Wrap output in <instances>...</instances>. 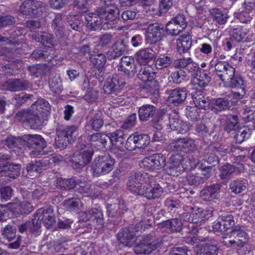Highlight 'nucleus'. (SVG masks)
<instances>
[{
	"label": "nucleus",
	"instance_id": "obj_31",
	"mask_svg": "<svg viewBox=\"0 0 255 255\" xmlns=\"http://www.w3.org/2000/svg\"><path fill=\"white\" fill-rule=\"evenodd\" d=\"M31 115L29 125L31 128L36 129L44 124L46 117L43 111H36L31 109Z\"/></svg>",
	"mask_w": 255,
	"mask_h": 255
},
{
	"label": "nucleus",
	"instance_id": "obj_49",
	"mask_svg": "<svg viewBox=\"0 0 255 255\" xmlns=\"http://www.w3.org/2000/svg\"><path fill=\"white\" fill-rule=\"evenodd\" d=\"M31 108L36 111H43L46 117L47 112L50 109V106L48 101L43 99H39L32 104Z\"/></svg>",
	"mask_w": 255,
	"mask_h": 255
},
{
	"label": "nucleus",
	"instance_id": "obj_53",
	"mask_svg": "<svg viewBox=\"0 0 255 255\" xmlns=\"http://www.w3.org/2000/svg\"><path fill=\"white\" fill-rule=\"evenodd\" d=\"M242 118L245 122H252L254 124L255 123V107L250 106L246 107L242 113Z\"/></svg>",
	"mask_w": 255,
	"mask_h": 255
},
{
	"label": "nucleus",
	"instance_id": "obj_64",
	"mask_svg": "<svg viewBox=\"0 0 255 255\" xmlns=\"http://www.w3.org/2000/svg\"><path fill=\"white\" fill-rule=\"evenodd\" d=\"M124 136L125 134L122 130H116L110 133V136H109V141H110L112 144H114L117 142L122 144L123 143Z\"/></svg>",
	"mask_w": 255,
	"mask_h": 255
},
{
	"label": "nucleus",
	"instance_id": "obj_14",
	"mask_svg": "<svg viewBox=\"0 0 255 255\" xmlns=\"http://www.w3.org/2000/svg\"><path fill=\"white\" fill-rule=\"evenodd\" d=\"M169 125L171 130L182 134L187 132L190 128V126L183 122L175 111H172L169 115Z\"/></svg>",
	"mask_w": 255,
	"mask_h": 255
},
{
	"label": "nucleus",
	"instance_id": "obj_48",
	"mask_svg": "<svg viewBox=\"0 0 255 255\" xmlns=\"http://www.w3.org/2000/svg\"><path fill=\"white\" fill-rule=\"evenodd\" d=\"M229 79L223 82L227 83L229 86L232 88L241 89L244 91L243 86V80L242 78L239 76L235 75V71H234L233 75L231 76Z\"/></svg>",
	"mask_w": 255,
	"mask_h": 255
},
{
	"label": "nucleus",
	"instance_id": "obj_27",
	"mask_svg": "<svg viewBox=\"0 0 255 255\" xmlns=\"http://www.w3.org/2000/svg\"><path fill=\"white\" fill-rule=\"evenodd\" d=\"M230 102L226 98H218L211 100L209 108L216 114L230 109Z\"/></svg>",
	"mask_w": 255,
	"mask_h": 255
},
{
	"label": "nucleus",
	"instance_id": "obj_62",
	"mask_svg": "<svg viewBox=\"0 0 255 255\" xmlns=\"http://www.w3.org/2000/svg\"><path fill=\"white\" fill-rule=\"evenodd\" d=\"M218 44V42L217 40L213 41L211 44L207 43H203L201 44L199 50L201 53L209 56H210L212 53L213 48H214V51L216 50Z\"/></svg>",
	"mask_w": 255,
	"mask_h": 255
},
{
	"label": "nucleus",
	"instance_id": "obj_9",
	"mask_svg": "<svg viewBox=\"0 0 255 255\" xmlns=\"http://www.w3.org/2000/svg\"><path fill=\"white\" fill-rule=\"evenodd\" d=\"M168 148L172 151H183L187 153L194 151L197 147L193 139L189 137H185L174 140L170 143Z\"/></svg>",
	"mask_w": 255,
	"mask_h": 255
},
{
	"label": "nucleus",
	"instance_id": "obj_7",
	"mask_svg": "<svg viewBox=\"0 0 255 255\" xmlns=\"http://www.w3.org/2000/svg\"><path fill=\"white\" fill-rule=\"evenodd\" d=\"M231 148L227 145H221L218 143H213L209 145L205 150L203 155V160L209 164L218 163L219 161V155L231 151Z\"/></svg>",
	"mask_w": 255,
	"mask_h": 255
},
{
	"label": "nucleus",
	"instance_id": "obj_3",
	"mask_svg": "<svg viewBox=\"0 0 255 255\" xmlns=\"http://www.w3.org/2000/svg\"><path fill=\"white\" fill-rule=\"evenodd\" d=\"M155 182V177L145 172H136L129 177L127 183L128 189L132 193L139 195L144 185H151Z\"/></svg>",
	"mask_w": 255,
	"mask_h": 255
},
{
	"label": "nucleus",
	"instance_id": "obj_19",
	"mask_svg": "<svg viewBox=\"0 0 255 255\" xmlns=\"http://www.w3.org/2000/svg\"><path fill=\"white\" fill-rule=\"evenodd\" d=\"M155 183V182L151 185H144L138 195L143 196L148 199L159 198L163 193V189L159 184Z\"/></svg>",
	"mask_w": 255,
	"mask_h": 255
},
{
	"label": "nucleus",
	"instance_id": "obj_40",
	"mask_svg": "<svg viewBox=\"0 0 255 255\" xmlns=\"http://www.w3.org/2000/svg\"><path fill=\"white\" fill-rule=\"evenodd\" d=\"M162 225L170 232L177 233L181 231L183 223L180 219L175 218L165 221Z\"/></svg>",
	"mask_w": 255,
	"mask_h": 255
},
{
	"label": "nucleus",
	"instance_id": "obj_24",
	"mask_svg": "<svg viewBox=\"0 0 255 255\" xmlns=\"http://www.w3.org/2000/svg\"><path fill=\"white\" fill-rule=\"evenodd\" d=\"M16 230L15 228L7 225L4 227L3 230L2 235L4 239H6L8 242H11L16 239L13 242L10 243L7 245L9 248L12 249H17L20 245L19 241V236L16 238Z\"/></svg>",
	"mask_w": 255,
	"mask_h": 255
},
{
	"label": "nucleus",
	"instance_id": "obj_23",
	"mask_svg": "<svg viewBox=\"0 0 255 255\" xmlns=\"http://www.w3.org/2000/svg\"><path fill=\"white\" fill-rule=\"evenodd\" d=\"M157 52L152 48H145L139 50L135 54V58L141 65H145L156 55Z\"/></svg>",
	"mask_w": 255,
	"mask_h": 255
},
{
	"label": "nucleus",
	"instance_id": "obj_18",
	"mask_svg": "<svg viewBox=\"0 0 255 255\" xmlns=\"http://www.w3.org/2000/svg\"><path fill=\"white\" fill-rule=\"evenodd\" d=\"M214 68L215 73L222 82L229 79L235 71V68L228 62L215 63Z\"/></svg>",
	"mask_w": 255,
	"mask_h": 255
},
{
	"label": "nucleus",
	"instance_id": "obj_11",
	"mask_svg": "<svg viewBox=\"0 0 255 255\" xmlns=\"http://www.w3.org/2000/svg\"><path fill=\"white\" fill-rule=\"evenodd\" d=\"M164 33V27L162 24L158 22L149 24L146 28V42L149 44L158 43L163 38Z\"/></svg>",
	"mask_w": 255,
	"mask_h": 255
},
{
	"label": "nucleus",
	"instance_id": "obj_45",
	"mask_svg": "<svg viewBox=\"0 0 255 255\" xmlns=\"http://www.w3.org/2000/svg\"><path fill=\"white\" fill-rule=\"evenodd\" d=\"M249 29L244 27L233 28L230 30L231 38L237 42L242 41L249 32Z\"/></svg>",
	"mask_w": 255,
	"mask_h": 255
},
{
	"label": "nucleus",
	"instance_id": "obj_60",
	"mask_svg": "<svg viewBox=\"0 0 255 255\" xmlns=\"http://www.w3.org/2000/svg\"><path fill=\"white\" fill-rule=\"evenodd\" d=\"M102 114L100 112H96L91 120L90 123L93 129L97 130L100 129L104 124Z\"/></svg>",
	"mask_w": 255,
	"mask_h": 255
},
{
	"label": "nucleus",
	"instance_id": "obj_47",
	"mask_svg": "<svg viewBox=\"0 0 255 255\" xmlns=\"http://www.w3.org/2000/svg\"><path fill=\"white\" fill-rule=\"evenodd\" d=\"M4 142L5 145L9 148H18L20 149L23 146V136L22 137L8 136Z\"/></svg>",
	"mask_w": 255,
	"mask_h": 255
},
{
	"label": "nucleus",
	"instance_id": "obj_21",
	"mask_svg": "<svg viewBox=\"0 0 255 255\" xmlns=\"http://www.w3.org/2000/svg\"><path fill=\"white\" fill-rule=\"evenodd\" d=\"M87 139L93 148L97 150H101L106 147L109 140V137L105 134L97 132L89 134Z\"/></svg>",
	"mask_w": 255,
	"mask_h": 255
},
{
	"label": "nucleus",
	"instance_id": "obj_33",
	"mask_svg": "<svg viewBox=\"0 0 255 255\" xmlns=\"http://www.w3.org/2000/svg\"><path fill=\"white\" fill-rule=\"evenodd\" d=\"M192 46V40L189 34H183L176 40V49L179 54L187 52Z\"/></svg>",
	"mask_w": 255,
	"mask_h": 255
},
{
	"label": "nucleus",
	"instance_id": "obj_2",
	"mask_svg": "<svg viewBox=\"0 0 255 255\" xmlns=\"http://www.w3.org/2000/svg\"><path fill=\"white\" fill-rule=\"evenodd\" d=\"M119 10L115 5H109L99 7L95 13H87L85 17L87 25L92 30H97L102 27L110 28L112 27L114 21L119 17Z\"/></svg>",
	"mask_w": 255,
	"mask_h": 255
},
{
	"label": "nucleus",
	"instance_id": "obj_30",
	"mask_svg": "<svg viewBox=\"0 0 255 255\" xmlns=\"http://www.w3.org/2000/svg\"><path fill=\"white\" fill-rule=\"evenodd\" d=\"M20 166L18 164H9L0 166V177H7L9 178H15L20 174Z\"/></svg>",
	"mask_w": 255,
	"mask_h": 255
},
{
	"label": "nucleus",
	"instance_id": "obj_32",
	"mask_svg": "<svg viewBox=\"0 0 255 255\" xmlns=\"http://www.w3.org/2000/svg\"><path fill=\"white\" fill-rule=\"evenodd\" d=\"M156 108L151 105L145 104L140 107L138 111V118L141 122H146L155 114Z\"/></svg>",
	"mask_w": 255,
	"mask_h": 255
},
{
	"label": "nucleus",
	"instance_id": "obj_51",
	"mask_svg": "<svg viewBox=\"0 0 255 255\" xmlns=\"http://www.w3.org/2000/svg\"><path fill=\"white\" fill-rule=\"evenodd\" d=\"M28 224L29 225V232L35 236L38 235L41 227L40 217H38L37 214L35 213L34 218L31 221L28 222Z\"/></svg>",
	"mask_w": 255,
	"mask_h": 255
},
{
	"label": "nucleus",
	"instance_id": "obj_8",
	"mask_svg": "<svg viewBox=\"0 0 255 255\" xmlns=\"http://www.w3.org/2000/svg\"><path fill=\"white\" fill-rule=\"evenodd\" d=\"M212 211L195 207L192 212H184L181 215L182 219L188 222L199 224L205 222L212 216Z\"/></svg>",
	"mask_w": 255,
	"mask_h": 255
},
{
	"label": "nucleus",
	"instance_id": "obj_54",
	"mask_svg": "<svg viewBox=\"0 0 255 255\" xmlns=\"http://www.w3.org/2000/svg\"><path fill=\"white\" fill-rule=\"evenodd\" d=\"M46 166V163L43 160H35L34 162L29 163L27 165L26 169L28 172L32 171L40 172L45 168Z\"/></svg>",
	"mask_w": 255,
	"mask_h": 255
},
{
	"label": "nucleus",
	"instance_id": "obj_36",
	"mask_svg": "<svg viewBox=\"0 0 255 255\" xmlns=\"http://www.w3.org/2000/svg\"><path fill=\"white\" fill-rule=\"evenodd\" d=\"M32 38L36 41L41 42L43 44H49L52 46L57 44V40L51 34L43 32L34 33L32 35Z\"/></svg>",
	"mask_w": 255,
	"mask_h": 255
},
{
	"label": "nucleus",
	"instance_id": "obj_20",
	"mask_svg": "<svg viewBox=\"0 0 255 255\" xmlns=\"http://www.w3.org/2000/svg\"><path fill=\"white\" fill-rule=\"evenodd\" d=\"M221 185L218 183L207 186L200 191V196L204 201H211L220 197Z\"/></svg>",
	"mask_w": 255,
	"mask_h": 255
},
{
	"label": "nucleus",
	"instance_id": "obj_38",
	"mask_svg": "<svg viewBox=\"0 0 255 255\" xmlns=\"http://www.w3.org/2000/svg\"><path fill=\"white\" fill-rule=\"evenodd\" d=\"M209 70L201 69L196 73L197 77L194 80L195 85L204 88L207 86L211 81Z\"/></svg>",
	"mask_w": 255,
	"mask_h": 255
},
{
	"label": "nucleus",
	"instance_id": "obj_15",
	"mask_svg": "<svg viewBox=\"0 0 255 255\" xmlns=\"http://www.w3.org/2000/svg\"><path fill=\"white\" fill-rule=\"evenodd\" d=\"M125 83V81L121 77L115 74L109 76L107 79L104 83L103 89L106 94H110L122 89Z\"/></svg>",
	"mask_w": 255,
	"mask_h": 255
},
{
	"label": "nucleus",
	"instance_id": "obj_12",
	"mask_svg": "<svg viewBox=\"0 0 255 255\" xmlns=\"http://www.w3.org/2000/svg\"><path fill=\"white\" fill-rule=\"evenodd\" d=\"M165 157L161 153L153 154L144 157L140 162V167L154 171L161 169L165 164Z\"/></svg>",
	"mask_w": 255,
	"mask_h": 255
},
{
	"label": "nucleus",
	"instance_id": "obj_1",
	"mask_svg": "<svg viewBox=\"0 0 255 255\" xmlns=\"http://www.w3.org/2000/svg\"><path fill=\"white\" fill-rule=\"evenodd\" d=\"M134 236L133 232L127 228L124 229L117 235L120 244L126 247L133 246L136 254H148L160 246V242L151 235L138 237L132 242Z\"/></svg>",
	"mask_w": 255,
	"mask_h": 255
},
{
	"label": "nucleus",
	"instance_id": "obj_26",
	"mask_svg": "<svg viewBox=\"0 0 255 255\" xmlns=\"http://www.w3.org/2000/svg\"><path fill=\"white\" fill-rule=\"evenodd\" d=\"M187 96V91L185 88H176L170 92L168 101L174 105H177L183 103Z\"/></svg>",
	"mask_w": 255,
	"mask_h": 255
},
{
	"label": "nucleus",
	"instance_id": "obj_6",
	"mask_svg": "<svg viewBox=\"0 0 255 255\" xmlns=\"http://www.w3.org/2000/svg\"><path fill=\"white\" fill-rule=\"evenodd\" d=\"M115 159L109 154L96 157L92 166L93 174L95 176L109 173L113 169Z\"/></svg>",
	"mask_w": 255,
	"mask_h": 255
},
{
	"label": "nucleus",
	"instance_id": "obj_34",
	"mask_svg": "<svg viewBox=\"0 0 255 255\" xmlns=\"http://www.w3.org/2000/svg\"><path fill=\"white\" fill-rule=\"evenodd\" d=\"M248 185V181L243 178L233 180L229 184V189L235 194H239L245 191Z\"/></svg>",
	"mask_w": 255,
	"mask_h": 255
},
{
	"label": "nucleus",
	"instance_id": "obj_29",
	"mask_svg": "<svg viewBox=\"0 0 255 255\" xmlns=\"http://www.w3.org/2000/svg\"><path fill=\"white\" fill-rule=\"evenodd\" d=\"M127 47L124 40H119L115 42L109 49L107 56L109 60L116 59L124 54Z\"/></svg>",
	"mask_w": 255,
	"mask_h": 255
},
{
	"label": "nucleus",
	"instance_id": "obj_44",
	"mask_svg": "<svg viewBox=\"0 0 255 255\" xmlns=\"http://www.w3.org/2000/svg\"><path fill=\"white\" fill-rule=\"evenodd\" d=\"M252 133L250 128L243 127L238 129L234 135V139L237 143L241 144L248 139Z\"/></svg>",
	"mask_w": 255,
	"mask_h": 255
},
{
	"label": "nucleus",
	"instance_id": "obj_43",
	"mask_svg": "<svg viewBox=\"0 0 255 255\" xmlns=\"http://www.w3.org/2000/svg\"><path fill=\"white\" fill-rule=\"evenodd\" d=\"M63 25L64 21L63 20L62 14H56L53 20L52 27L57 37L61 36L63 34Z\"/></svg>",
	"mask_w": 255,
	"mask_h": 255
},
{
	"label": "nucleus",
	"instance_id": "obj_59",
	"mask_svg": "<svg viewBox=\"0 0 255 255\" xmlns=\"http://www.w3.org/2000/svg\"><path fill=\"white\" fill-rule=\"evenodd\" d=\"M65 205L72 212H78L81 210L82 203L79 198H71L65 201Z\"/></svg>",
	"mask_w": 255,
	"mask_h": 255
},
{
	"label": "nucleus",
	"instance_id": "obj_42",
	"mask_svg": "<svg viewBox=\"0 0 255 255\" xmlns=\"http://www.w3.org/2000/svg\"><path fill=\"white\" fill-rule=\"evenodd\" d=\"M56 133L60 134V136H63L71 140L73 137L77 135V127L76 126L59 127L57 128Z\"/></svg>",
	"mask_w": 255,
	"mask_h": 255
},
{
	"label": "nucleus",
	"instance_id": "obj_52",
	"mask_svg": "<svg viewBox=\"0 0 255 255\" xmlns=\"http://www.w3.org/2000/svg\"><path fill=\"white\" fill-rule=\"evenodd\" d=\"M187 76L186 73L182 69L172 72L169 77V81L177 84L183 82Z\"/></svg>",
	"mask_w": 255,
	"mask_h": 255
},
{
	"label": "nucleus",
	"instance_id": "obj_61",
	"mask_svg": "<svg viewBox=\"0 0 255 255\" xmlns=\"http://www.w3.org/2000/svg\"><path fill=\"white\" fill-rule=\"evenodd\" d=\"M220 177L222 179H229L235 171V166L229 163L222 165L220 170Z\"/></svg>",
	"mask_w": 255,
	"mask_h": 255
},
{
	"label": "nucleus",
	"instance_id": "obj_10",
	"mask_svg": "<svg viewBox=\"0 0 255 255\" xmlns=\"http://www.w3.org/2000/svg\"><path fill=\"white\" fill-rule=\"evenodd\" d=\"M248 235L241 230L240 227H236L230 234L223 237V243L227 247H231L235 244H240L243 246L248 241Z\"/></svg>",
	"mask_w": 255,
	"mask_h": 255
},
{
	"label": "nucleus",
	"instance_id": "obj_55",
	"mask_svg": "<svg viewBox=\"0 0 255 255\" xmlns=\"http://www.w3.org/2000/svg\"><path fill=\"white\" fill-rule=\"evenodd\" d=\"M173 0H159L158 9L155 14L158 16H161L162 14L167 12L172 6Z\"/></svg>",
	"mask_w": 255,
	"mask_h": 255
},
{
	"label": "nucleus",
	"instance_id": "obj_16",
	"mask_svg": "<svg viewBox=\"0 0 255 255\" xmlns=\"http://www.w3.org/2000/svg\"><path fill=\"white\" fill-rule=\"evenodd\" d=\"M136 65L133 58L130 56H124L118 66V70L123 72L129 77L134 75L137 71Z\"/></svg>",
	"mask_w": 255,
	"mask_h": 255
},
{
	"label": "nucleus",
	"instance_id": "obj_25",
	"mask_svg": "<svg viewBox=\"0 0 255 255\" xmlns=\"http://www.w3.org/2000/svg\"><path fill=\"white\" fill-rule=\"evenodd\" d=\"M84 214L86 216V221H92L95 222L99 228L103 227L104 225L103 214L100 207L92 208L86 211Z\"/></svg>",
	"mask_w": 255,
	"mask_h": 255
},
{
	"label": "nucleus",
	"instance_id": "obj_41",
	"mask_svg": "<svg viewBox=\"0 0 255 255\" xmlns=\"http://www.w3.org/2000/svg\"><path fill=\"white\" fill-rule=\"evenodd\" d=\"M210 13L213 21L220 24H224L226 23L229 17L227 13L216 8L210 9Z\"/></svg>",
	"mask_w": 255,
	"mask_h": 255
},
{
	"label": "nucleus",
	"instance_id": "obj_39",
	"mask_svg": "<svg viewBox=\"0 0 255 255\" xmlns=\"http://www.w3.org/2000/svg\"><path fill=\"white\" fill-rule=\"evenodd\" d=\"M6 86L7 89L12 92L26 90L29 87L27 81L20 79L9 80L7 82Z\"/></svg>",
	"mask_w": 255,
	"mask_h": 255
},
{
	"label": "nucleus",
	"instance_id": "obj_56",
	"mask_svg": "<svg viewBox=\"0 0 255 255\" xmlns=\"http://www.w3.org/2000/svg\"><path fill=\"white\" fill-rule=\"evenodd\" d=\"M49 85L51 91L54 93H59L63 89L62 80L60 77H55L50 79Z\"/></svg>",
	"mask_w": 255,
	"mask_h": 255
},
{
	"label": "nucleus",
	"instance_id": "obj_58",
	"mask_svg": "<svg viewBox=\"0 0 255 255\" xmlns=\"http://www.w3.org/2000/svg\"><path fill=\"white\" fill-rule=\"evenodd\" d=\"M33 0H26L19 6V12L25 17L32 16Z\"/></svg>",
	"mask_w": 255,
	"mask_h": 255
},
{
	"label": "nucleus",
	"instance_id": "obj_63",
	"mask_svg": "<svg viewBox=\"0 0 255 255\" xmlns=\"http://www.w3.org/2000/svg\"><path fill=\"white\" fill-rule=\"evenodd\" d=\"M170 20L166 24L165 30L167 34L171 36H177L184 29H181L178 25Z\"/></svg>",
	"mask_w": 255,
	"mask_h": 255
},
{
	"label": "nucleus",
	"instance_id": "obj_5",
	"mask_svg": "<svg viewBox=\"0 0 255 255\" xmlns=\"http://www.w3.org/2000/svg\"><path fill=\"white\" fill-rule=\"evenodd\" d=\"M46 142L43 137L39 134H25L23 135V146L25 145L31 150L30 155L35 157L45 154L44 149Z\"/></svg>",
	"mask_w": 255,
	"mask_h": 255
},
{
	"label": "nucleus",
	"instance_id": "obj_35",
	"mask_svg": "<svg viewBox=\"0 0 255 255\" xmlns=\"http://www.w3.org/2000/svg\"><path fill=\"white\" fill-rule=\"evenodd\" d=\"M155 76L156 72L152 67L145 65L141 67L138 78L143 82H151L154 79Z\"/></svg>",
	"mask_w": 255,
	"mask_h": 255
},
{
	"label": "nucleus",
	"instance_id": "obj_28",
	"mask_svg": "<svg viewBox=\"0 0 255 255\" xmlns=\"http://www.w3.org/2000/svg\"><path fill=\"white\" fill-rule=\"evenodd\" d=\"M253 6H254V3H248L246 4L244 10L234 13V17L242 23L250 22L253 18Z\"/></svg>",
	"mask_w": 255,
	"mask_h": 255
},
{
	"label": "nucleus",
	"instance_id": "obj_4",
	"mask_svg": "<svg viewBox=\"0 0 255 255\" xmlns=\"http://www.w3.org/2000/svg\"><path fill=\"white\" fill-rule=\"evenodd\" d=\"M93 152L84 144L78 143L77 150L73 154L70 159L71 165L75 169H81L88 164L93 156Z\"/></svg>",
	"mask_w": 255,
	"mask_h": 255
},
{
	"label": "nucleus",
	"instance_id": "obj_17",
	"mask_svg": "<svg viewBox=\"0 0 255 255\" xmlns=\"http://www.w3.org/2000/svg\"><path fill=\"white\" fill-rule=\"evenodd\" d=\"M235 221L233 215L230 214L220 216L213 224V229L215 232H225L233 227Z\"/></svg>",
	"mask_w": 255,
	"mask_h": 255
},
{
	"label": "nucleus",
	"instance_id": "obj_57",
	"mask_svg": "<svg viewBox=\"0 0 255 255\" xmlns=\"http://www.w3.org/2000/svg\"><path fill=\"white\" fill-rule=\"evenodd\" d=\"M32 7V16H39L46 10V5L40 1L33 0Z\"/></svg>",
	"mask_w": 255,
	"mask_h": 255
},
{
	"label": "nucleus",
	"instance_id": "obj_50",
	"mask_svg": "<svg viewBox=\"0 0 255 255\" xmlns=\"http://www.w3.org/2000/svg\"><path fill=\"white\" fill-rule=\"evenodd\" d=\"M218 250L216 246L206 244L200 247L196 255H217Z\"/></svg>",
	"mask_w": 255,
	"mask_h": 255
},
{
	"label": "nucleus",
	"instance_id": "obj_13",
	"mask_svg": "<svg viewBox=\"0 0 255 255\" xmlns=\"http://www.w3.org/2000/svg\"><path fill=\"white\" fill-rule=\"evenodd\" d=\"M183 156L179 154L172 155L166 165L165 171L167 174L171 176H178L184 170L182 165Z\"/></svg>",
	"mask_w": 255,
	"mask_h": 255
},
{
	"label": "nucleus",
	"instance_id": "obj_22",
	"mask_svg": "<svg viewBox=\"0 0 255 255\" xmlns=\"http://www.w3.org/2000/svg\"><path fill=\"white\" fill-rule=\"evenodd\" d=\"M36 213L47 229L50 228L55 224V215L51 208L39 209Z\"/></svg>",
	"mask_w": 255,
	"mask_h": 255
},
{
	"label": "nucleus",
	"instance_id": "obj_37",
	"mask_svg": "<svg viewBox=\"0 0 255 255\" xmlns=\"http://www.w3.org/2000/svg\"><path fill=\"white\" fill-rule=\"evenodd\" d=\"M91 64L100 72L105 68L107 58L103 53L94 54L90 56Z\"/></svg>",
	"mask_w": 255,
	"mask_h": 255
},
{
	"label": "nucleus",
	"instance_id": "obj_46",
	"mask_svg": "<svg viewBox=\"0 0 255 255\" xmlns=\"http://www.w3.org/2000/svg\"><path fill=\"white\" fill-rule=\"evenodd\" d=\"M173 61V57L169 55H160L155 60L157 69H162L170 66Z\"/></svg>",
	"mask_w": 255,
	"mask_h": 255
}]
</instances>
